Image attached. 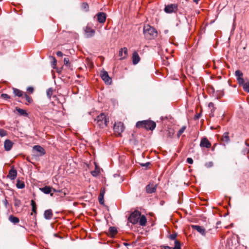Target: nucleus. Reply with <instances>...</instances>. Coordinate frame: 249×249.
I'll return each mask as SVG.
<instances>
[{"instance_id": "nucleus-1", "label": "nucleus", "mask_w": 249, "mask_h": 249, "mask_svg": "<svg viewBox=\"0 0 249 249\" xmlns=\"http://www.w3.org/2000/svg\"><path fill=\"white\" fill-rule=\"evenodd\" d=\"M94 122L99 127L104 128L107 126L109 122V117L104 113H101L94 119Z\"/></svg>"}, {"instance_id": "nucleus-2", "label": "nucleus", "mask_w": 249, "mask_h": 249, "mask_svg": "<svg viewBox=\"0 0 249 249\" xmlns=\"http://www.w3.org/2000/svg\"><path fill=\"white\" fill-rule=\"evenodd\" d=\"M136 127L138 128H143L146 130H153L156 126V123L151 120L139 121L136 123Z\"/></svg>"}, {"instance_id": "nucleus-3", "label": "nucleus", "mask_w": 249, "mask_h": 249, "mask_svg": "<svg viewBox=\"0 0 249 249\" xmlns=\"http://www.w3.org/2000/svg\"><path fill=\"white\" fill-rule=\"evenodd\" d=\"M143 34L146 39H152L157 36L158 33L155 28L146 25L143 27Z\"/></svg>"}, {"instance_id": "nucleus-4", "label": "nucleus", "mask_w": 249, "mask_h": 249, "mask_svg": "<svg viewBox=\"0 0 249 249\" xmlns=\"http://www.w3.org/2000/svg\"><path fill=\"white\" fill-rule=\"evenodd\" d=\"M124 124L121 122H115L114 124L113 130L115 134L117 136H121L122 133L124 131Z\"/></svg>"}, {"instance_id": "nucleus-5", "label": "nucleus", "mask_w": 249, "mask_h": 249, "mask_svg": "<svg viewBox=\"0 0 249 249\" xmlns=\"http://www.w3.org/2000/svg\"><path fill=\"white\" fill-rule=\"evenodd\" d=\"M141 213L139 211L136 210L130 214L128 220L129 222L134 225L138 222Z\"/></svg>"}, {"instance_id": "nucleus-6", "label": "nucleus", "mask_w": 249, "mask_h": 249, "mask_svg": "<svg viewBox=\"0 0 249 249\" xmlns=\"http://www.w3.org/2000/svg\"><path fill=\"white\" fill-rule=\"evenodd\" d=\"M178 9V5L177 4H170L165 5L164 11L166 13H175Z\"/></svg>"}, {"instance_id": "nucleus-7", "label": "nucleus", "mask_w": 249, "mask_h": 249, "mask_svg": "<svg viewBox=\"0 0 249 249\" xmlns=\"http://www.w3.org/2000/svg\"><path fill=\"white\" fill-rule=\"evenodd\" d=\"M100 76L105 83L107 84H111V79L110 77H109L107 71H101L100 73Z\"/></svg>"}, {"instance_id": "nucleus-8", "label": "nucleus", "mask_w": 249, "mask_h": 249, "mask_svg": "<svg viewBox=\"0 0 249 249\" xmlns=\"http://www.w3.org/2000/svg\"><path fill=\"white\" fill-rule=\"evenodd\" d=\"M86 36L88 38L92 37L95 33L94 29L89 26H86L84 30Z\"/></svg>"}, {"instance_id": "nucleus-9", "label": "nucleus", "mask_w": 249, "mask_h": 249, "mask_svg": "<svg viewBox=\"0 0 249 249\" xmlns=\"http://www.w3.org/2000/svg\"><path fill=\"white\" fill-rule=\"evenodd\" d=\"M200 146L201 147H206L209 148L211 146V143L209 142L207 138L203 137L201 140Z\"/></svg>"}, {"instance_id": "nucleus-10", "label": "nucleus", "mask_w": 249, "mask_h": 249, "mask_svg": "<svg viewBox=\"0 0 249 249\" xmlns=\"http://www.w3.org/2000/svg\"><path fill=\"white\" fill-rule=\"evenodd\" d=\"M157 184L150 183L146 186V191L147 193L151 194L156 191Z\"/></svg>"}, {"instance_id": "nucleus-11", "label": "nucleus", "mask_w": 249, "mask_h": 249, "mask_svg": "<svg viewBox=\"0 0 249 249\" xmlns=\"http://www.w3.org/2000/svg\"><path fill=\"white\" fill-rule=\"evenodd\" d=\"M119 56L120 59H124L128 56L127 49L126 47L121 48L119 52Z\"/></svg>"}, {"instance_id": "nucleus-12", "label": "nucleus", "mask_w": 249, "mask_h": 249, "mask_svg": "<svg viewBox=\"0 0 249 249\" xmlns=\"http://www.w3.org/2000/svg\"><path fill=\"white\" fill-rule=\"evenodd\" d=\"M191 227L193 229L196 230L201 235L205 236L206 231L204 227L198 225H192Z\"/></svg>"}, {"instance_id": "nucleus-13", "label": "nucleus", "mask_w": 249, "mask_h": 249, "mask_svg": "<svg viewBox=\"0 0 249 249\" xmlns=\"http://www.w3.org/2000/svg\"><path fill=\"white\" fill-rule=\"evenodd\" d=\"M98 21L100 23H104L106 20V14L104 12H99L96 15Z\"/></svg>"}, {"instance_id": "nucleus-14", "label": "nucleus", "mask_w": 249, "mask_h": 249, "mask_svg": "<svg viewBox=\"0 0 249 249\" xmlns=\"http://www.w3.org/2000/svg\"><path fill=\"white\" fill-rule=\"evenodd\" d=\"M235 74L237 77V80L238 84L239 85H241V84H243L244 80L243 77V73L240 71L237 70L235 72Z\"/></svg>"}, {"instance_id": "nucleus-15", "label": "nucleus", "mask_w": 249, "mask_h": 249, "mask_svg": "<svg viewBox=\"0 0 249 249\" xmlns=\"http://www.w3.org/2000/svg\"><path fill=\"white\" fill-rule=\"evenodd\" d=\"M33 150L38 152V155L40 156L44 155L46 153L44 149L40 145H35L33 147Z\"/></svg>"}, {"instance_id": "nucleus-16", "label": "nucleus", "mask_w": 249, "mask_h": 249, "mask_svg": "<svg viewBox=\"0 0 249 249\" xmlns=\"http://www.w3.org/2000/svg\"><path fill=\"white\" fill-rule=\"evenodd\" d=\"M17 175V172L16 169L13 168H11L9 171L8 178H10L11 180H14L16 178Z\"/></svg>"}, {"instance_id": "nucleus-17", "label": "nucleus", "mask_w": 249, "mask_h": 249, "mask_svg": "<svg viewBox=\"0 0 249 249\" xmlns=\"http://www.w3.org/2000/svg\"><path fill=\"white\" fill-rule=\"evenodd\" d=\"M13 143L10 140H6L4 142V147L6 151H9L11 149Z\"/></svg>"}, {"instance_id": "nucleus-18", "label": "nucleus", "mask_w": 249, "mask_h": 249, "mask_svg": "<svg viewBox=\"0 0 249 249\" xmlns=\"http://www.w3.org/2000/svg\"><path fill=\"white\" fill-rule=\"evenodd\" d=\"M40 190L44 194H50L51 196H53V194L51 193V192L52 191V188L49 186H45V187H44L42 188H40Z\"/></svg>"}, {"instance_id": "nucleus-19", "label": "nucleus", "mask_w": 249, "mask_h": 249, "mask_svg": "<svg viewBox=\"0 0 249 249\" xmlns=\"http://www.w3.org/2000/svg\"><path fill=\"white\" fill-rule=\"evenodd\" d=\"M53 216V212L52 210H47L44 212V216L46 219L50 220Z\"/></svg>"}, {"instance_id": "nucleus-20", "label": "nucleus", "mask_w": 249, "mask_h": 249, "mask_svg": "<svg viewBox=\"0 0 249 249\" xmlns=\"http://www.w3.org/2000/svg\"><path fill=\"white\" fill-rule=\"evenodd\" d=\"M132 60H133V63L134 65H136L139 62V61L140 60V57L137 52H134L133 53V56H132Z\"/></svg>"}, {"instance_id": "nucleus-21", "label": "nucleus", "mask_w": 249, "mask_h": 249, "mask_svg": "<svg viewBox=\"0 0 249 249\" xmlns=\"http://www.w3.org/2000/svg\"><path fill=\"white\" fill-rule=\"evenodd\" d=\"M139 224L141 226H145L146 222H147V219L146 217L144 215H141L139 218Z\"/></svg>"}, {"instance_id": "nucleus-22", "label": "nucleus", "mask_w": 249, "mask_h": 249, "mask_svg": "<svg viewBox=\"0 0 249 249\" xmlns=\"http://www.w3.org/2000/svg\"><path fill=\"white\" fill-rule=\"evenodd\" d=\"M13 92L15 96L20 97H22L24 95L23 92L22 91H21L20 90L16 89V88H13Z\"/></svg>"}, {"instance_id": "nucleus-23", "label": "nucleus", "mask_w": 249, "mask_h": 249, "mask_svg": "<svg viewBox=\"0 0 249 249\" xmlns=\"http://www.w3.org/2000/svg\"><path fill=\"white\" fill-rule=\"evenodd\" d=\"M16 186L18 189H23L25 187L24 182L18 179L17 181Z\"/></svg>"}, {"instance_id": "nucleus-24", "label": "nucleus", "mask_w": 249, "mask_h": 249, "mask_svg": "<svg viewBox=\"0 0 249 249\" xmlns=\"http://www.w3.org/2000/svg\"><path fill=\"white\" fill-rule=\"evenodd\" d=\"M9 220L10 221V222L13 223L14 224H17L19 221V219L18 217L13 215H10L9 217Z\"/></svg>"}, {"instance_id": "nucleus-25", "label": "nucleus", "mask_w": 249, "mask_h": 249, "mask_svg": "<svg viewBox=\"0 0 249 249\" xmlns=\"http://www.w3.org/2000/svg\"><path fill=\"white\" fill-rule=\"evenodd\" d=\"M222 141L223 142H226L228 143L230 141V138L229 137V133L227 132H226L224 133L222 137Z\"/></svg>"}, {"instance_id": "nucleus-26", "label": "nucleus", "mask_w": 249, "mask_h": 249, "mask_svg": "<svg viewBox=\"0 0 249 249\" xmlns=\"http://www.w3.org/2000/svg\"><path fill=\"white\" fill-rule=\"evenodd\" d=\"M240 85H242L244 90L247 92H249V82L245 83L243 82V84H241Z\"/></svg>"}, {"instance_id": "nucleus-27", "label": "nucleus", "mask_w": 249, "mask_h": 249, "mask_svg": "<svg viewBox=\"0 0 249 249\" xmlns=\"http://www.w3.org/2000/svg\"><path fill=\"white\" fill-rule=\"evenodd\" d=\"M16 109L21 115L27 116L28 115L26 111L24 109L18 108V107L16 108Z\"/></svg>"}, {"instance_id": "nucleus-28", "label": "nucleus", "mask_w": 249, "mask_h": 249, "mask_svg": "<svg viewBox=\"0 0 249 249\" xmlns=\"http://www.w3.org/2000/svg\"><path fill=\"white\" fill-rule=\"evenodd\" d=\"M108 232L111 235H113L117 233V231L115 227H110L108 229Z\"/></svg>"}, {"instance_id": "nucleus-29", "label": "nucleus", "mask_w": 249, "mask_h": 249, "mask_svg": "<svg viewBox=\"0 0 249 249\" xmlns=\"http://www.w3.org/2000/svg\"><path fill=\"white\" fill-rule=\"evenodd\" d=\"M31 206L32 207V211L35 213V215L36 214V205L35 201L33 200H31Z\"/></svg>"}, {"instance_id": "nucleus-30", "label": "nucleus", "mask_w": 249, "mask_h": 249, "mask_svg": "<svg viewBox=\"0 0 249 249\" xmlns=\"http://www.w3.org/2000/svg\"><path fill=\"white\" fill-rule=\"evenodd\" d=\"M99 174V170L96 166V168L94 171L91 172V174L94 177H97Z\"/></svg>"}, {"instance_id": "nucleus-31", "label": "nucleus", "mask_w": 249, "mask_h": 249, "mask_svg": "<svg viewBox=\"0 0 249 249\" xmlns=\"http://www.w3.org/2000/svg\"><path fill=\"white\" fill-rule=\"evenodd\" d=\"M173 249H181L180 243L178 241H175V247L173 248Z\"/></svg>"}, {"instance_id": "nucleus-32", "label": "nucleus", "mask_w": 249, "mask_h": 249, "mask_svg": "<svg viewBox=\"0 0 249 249\" xmlns=\"http://www.w3.org/2000/svg\"><path fill=\"white\" fill-rule=\"evenodd\" d=\"M51 59L52 60V67L54 69L55 68V66L56 65V63H57V60L53 56H51Z\"/></svg>"}, {"instance_id": "nucleus-33", "label": "nucleus", "mask_w": 249, "mask_h": 249, "mask_svg": "<svg viewBox=\"0 0 249 249\" xmlns=\"http://www.w3.org/2000/svg\"><path fill=\"white\" fill-rule=\"evenodd\" d=\"M53 89L52 88H49L47 91V97L50 99L52 94H53Z\"/></svg>"}, {"instance_id": "nucleus-34", "label": "nucleus", "mask_w": 249, "mask_h": 249, "mask_svg": "<svg viewBox=\"0 0 249 249\" xmlns=\"http://www.w3.org/2000/svg\"><path fill=\"white\" fill-rule=\"evenodd\" d=\"M186 129V126H183L179 130V131H178V137H179L180 135H181V134L184 132V131H185Z\"/></svg>"}, {"instance_id": "nucleus-35", "label": "nucleus", "mask_w": 249, "mask_h": 249, "mask_svg": "<svg viewBox=\"0 0 249 249\" xmlns=\"http://www.w3.org/2000/svg\"><path fill=\"white\" fill-rule=\"evenodd\" d=\"M24 97L26 99V101H28L29 103H31L32 102V99L31 97L28 96L26 93L24 94Z\"/></svg>"}, {"instance_id": "nucleus-36", "label": "nucleus", "mask_w": 249, "mask_h": 249, "mask_svg": "<svg viewBox=\"0 0 249 249\" xmlns=\"http://www.w3.org/2000/svg\"><path fill=\"white\" fill-rule=\"evenodd\" d=\"M89 5L87 3H83L82 4V8L85 10L86 11H87L89 10Z\"/></svg>"}, {"instance_id": "nucleus-37", "label": "nucleus", "mask_w": 249, "mask_h": 249, "mask_svg": "<svg viewBox=\"0 0 249 249\" xmlns=\"http://www.w3.org/2000/svg\"><path fill=\"white\" fill-rule=\"evenodd\" d=\"M21 204V201L18 199H14V205L16 207H19Z\"/></svg>"}, {"instance_id": "nucleus-38", "label": "nucleus", "mask_w": 249, "mask_h": 249, "mask_svg": "<svg viewBox=\"0 0 249 249\" xmlns=\"http://www.w3.org/2000/svg\"><path fill=\"white\" fill-rule=\"evenodd\" d=\"M7 135V132L5 130L3 129H0V137H4L5 136Z\"/></svg>"}, {"instance_id": "nucleus-39", "label": "nucleus", "mask_w": 249, "mask_h": 249, "mask_svg": "<svg viewBox=\"0 0 249 249\" xmlns=\"http://www.w3.org/2000/svg\"><path fill=\"white\" fill-rule=\"evenodd\" d=\"M98 200L100 204H103L104 203V196L99 195L98 196Z\"/></svg>"}, {"instance_id": "nucleus-40", "label": "nucleus", "mask_w": 249, "mask_h": 249, "mask_svg": "<svg viewBox=\"0 0 249 249\" xmlns=\"http://www.w3.org/2000/svg\"><path fill=\"white\" fill-rule=\"evenodd\" d=\"M213 162L212 161H209V162H206L205 164V166L207 168H211V167H212L213 166Z\"/></svg>"}, {"instance_id": "nucleus-41", "label": "nucleus", "mask_w": 249, "mask_h": 249, "mask_svg": "<svg viewBox=\"0 0 249 249\" xmlns=\"http://www.w3.org/2000/svg\"><path fill=\"white\" fill-rule=\"evenodd\" d=\"M64 64L67 66H69L70 65V60L68 58H64Z\"/></svg>"}, {"instance_id": "nucleus-42", "label": "nucleus", "mask_w": 249, "mask_h": 249, "mask_svg": "<svg viewBox=\"0 0 249 249\" xmlns=\"http://www.w3.org/2000/svg\"><path fill=\"white\" fill-rule=\"evenodd\" d=\"M177 236V233H173L169 235V238L171 240H175Z\"/></svg>"}, {"instance_id": "nucleus-43", "label": "nucleus", "mask_w": 249, "mask_h": 249, "mask_svg": "<svg viewBox=\"0 0 249 249\" xmlns=\"http://www.w3.org/2000/svg\"><path fill=\"white\" fill-rule=\"evenodd\" d=\"M1 96L4 98V99H10V96L7 94H5V93H3L1 94Z\"/></svg>"}, {"instance_id": "nucleus-44", "label": "nucleus", "mask_w": 249, "mask_h": 249, "mask_svg": "<svg viewBox=\"0 0 249 249\" xmlns=\"http://www.w3.org/2000/svg\"><path fill=\"white\" fill-rule=\"evenodd\" d=\"M208 107L210 108H213V110H215V107H214V104L213 103H212V102L210 103L209 104V105H208Z\"/></svg>"}, {"instance_id": "nucleus-45", "label": "nucleus", "mask_w": 249, "mask_h": 249, "mask_svg": "<svg viewBox=\"0 0 249 249\" xmlns=\"http://www.w3.org/2000/svg\"><path fill=\"white\" fill-rule=\"evenodd\" d=\"M186 161L188 163L190 164H192L193 163V160L191 158H188L186 160Z\"/></svg>"}, {"instance_id": "nucleus-46", "label": "nucleus", "mask_w": 249, "mask_h": 249, "mask_svg": "<svg viewBox=\"0 0 249 249\" xmlns=\"http://www.w3.org/2000/svg\"><path fill=\"white\" fill-rule=\"evenodd\" d=\"M201 116V113L196 114L194 117V120H198Z\"/></svg>"}, {"instance_id": "nucleus-47", "label": "nucleus", "mask_w": 249, "mask_h": 249, "mask_svg": "<svg viewBox=\"0 0 249 249\" xmlns=\"http://www.w3.org/2000/svg\"><path fill=\"white\" fill-rule=\"evenodd\" d=\"M56 55L58 57H61L63 56V54L62 52L58 51L57 52H56Z\"/></svg>"}, {"instance_id": "nucleus-48", "label": "nucleus", "mask_w": 249, "mask_h": 249, "mask_svg": "<svg viewBox=\"0 0 249 249\" xmlns=\"http://www.w3.org/2000/svg\"><path fill=\"white\" fill-rule=\"evenodd\" d=\"M105 193V189L104 188H103V189H101L99 195L104 196Z\"/></svg>"}, {"instance_id": "nucleus-49", "label": "nucleus", "mask_w": 249, "mask_h": 249, "mask_svg": "<svg viewBox=\"0 0 249 249\" xmlns=\"http://www.w3.org/2000/svg\"><path fill=\"white\" fill-rule=\"evenodd\" d=\"M149 164H150V163L148 162H146L145 163H142V164H141L142 166H145V167H147Z\"/></svg>"}, {"instance_id": "nucleus-50", "label": "nucleus", "mask_w": 249, "mask_h": 249, "mask_svg": "<svg viewBox=\"0 0 249 249\" xmlns=\"http://www.w3.org/2000/svg\"><path fill=\"white\" fill-rule=\"evenodd\" d=\"M214 110H213V108H211V113L210 114V117H213L214 116L213 112Z\"/></svg>"}, {"instance_id": "nucleus-51", "label": "nucleus", "mask_w": 249, "mask_h": 249, "mask_svg": "<svg viewBox=\"0 0 249 249\" xmlns=\"http://www.w3.org/2000/svg\"><path fill=\"white\" fill-rule=\"evenodd\" d=\"M27 90L31 93H32L34 91V89L32 87H29L27 89Z\"/></svg>"}, {"instance_id": "nucleus-52", "label": "nucleus", "mask_w": 249, "mask_h": 249, "mask_svg": "<svg viewBox=\"0 0 249 249\" xmlns=\"http://www.w3.org/2000/svg\"><path fill=\"white\" fill-rule=\"evenodd\" d=\"M52 190L53 191V192H59V193L62 192V190H57L55 189L52 188Z\"/></svg>"}, {"instance_id": "nucleus-53", "label": "nucleus", "mask_w": 249, "mask_h": 249, "mask_svg": "<svg viewBox=\"0 0 249 249\" xmlns=\"http://www.w3.org/2000/svg\"><path fill=\"white\" fill-rule=\"evenodd\" d=\"M164 249H171L172 248L168 246H163L162 247Z\"/></svg>"}, {"instance_id": "nucleus-54", "label": "nucleus", "mask_w": 249, "mask_h": 249, "mask_svg": "<svg viewBox=\"0 0 249 249\" xmlns=\"http://www.w3.org/2000/svg\"><path fill=\"white\" fill-rule=\"evenodd\" d=\"M124 246H128V245H129V244H128V243H124Z\"/></svg>"}, {"instance_id": "nucleus-55", "label": "nucleus", "mask_w": 249, "mask_h": 249, "mask_svg": "<svg viewBox=\"0 0 249 249\" xmlns=\"http://www.w3.org/2000/svg\"><path fill=\"white\" fill-rule=\"evenodd\" d=\"M4 203H5V205H7V201L6 200H5V202H4Z\"/></svg>"}]
</instances>
